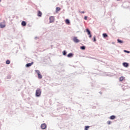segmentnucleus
<instances>
[{"label": "nucleus", "mask_w": 130, "mask_h": 130, "mask_svg": "<svg viewBox=\"0 0 130 130\" xmlns=\"http://www.w3.org/2000/svg\"><path fill=\"white\" fill-rule=\"evenodd\" d=\"M65 23H66V24H70V20H69V19H66V20H65Z\"/></svg>", "instance_id": "14"}, {"label": "nucleus", "mask_w": 130, "mask_h": 130, "mask_svg": "<svg viewBox=\"0 0 130 130\" xmlns=\"http://www.w3.org/2000/svg\"><path fill=\"white\" fill-rule=\"evenodd\" d=\"M93 41H94V42H96V37H93Z\"/></svg>", "instance_id": "22"}, {"label": "nucleus", "mask_w": 130, "mask_h": 130, "mask_svg": "<svg viewBox=\"0 0 130 130\" xmlns=\"http://www.w3.org/2000/svg\"><path fill=\"white\" fill-rule=\"evenodd\" d=\"M124 52H127V53H129V51H128L124 50Z\"/></svg>", "instance_id": "26"}, {"label": "nucleus", "mask_w": 130, "mask_h": 130, "mask_svg": "<svg viewBox=\"0 0 130 130\" xmlns=\"http://www.w3.org/2000/svg\"><path fill=\"white\" fill-rule=\"evenodd\" d=\"M67 54V52L66 51H63V55H66Z\"/></svg>", "instance_id": "23"}, {"label": "nucleus", "mask_w": 130, "mask_h": 130, "mask_svg": "<svg viewBox=\"0 0 130 130\" xmlns=\"http://www.w3.org/2000/svg\"><path fill=\"white\" fill-rule=\"evenodd\" d=\"M6 64H10L11 63V61L10 60H7L6 62Z\"/></svg>", "instance_id": "18"}, {"label": "nucleus", "mask_w": 130, "mask_h": 130, "mask_svg": "<svg viewBox=\"0 0 130 130\" xmlns=\"http://www.w3.org/2000/svg\"><path fill=\"white\" fill-rule=\"evenodd\" d=\"M35 72L38 75V78L42 79V75H41V74H40V71L39 70H36Z\"/></svg>", "instance_id": "2"}, {"label": "nucleus", "mask_w": 130, "mask_h": 130, "mask_svg": "<svg viewBox=\"0 0 130 130\" xmlns=\"http://www.w3.org/2000/svg\"><path fill=\"white\" fill-rule=\"evenodd\" d=\"M123 67H125V68H127V67H128V63H127V62H123Z\"/></svg>", "instance_id": "9"}, {"label": "nucleus", "mask_w": 130, "mask_h": 130, "mask_svg": "<svg viewBox=\"0 0 130 130\" xmlns=\"http://www.w3.org/2000/svg\"><path fill=\"white\" fill-rule=\"evenodd\" d=\"M88 19V17L87 16H85L84 17V20H87Z\"/></svg>", "instance_id": "25"}, {"label": "nucleus", "mask_w": 130, "mask_h": 130, "mask_svg": "<svg viewBox=\"0 0 130 130\" xmlns=\"http://www.w3.org/2000/svg\"><path fill=\"white\" fill-rule=\"evenodd\" d=\"M21 25H22V26H26V25H27V23L24 21H23L21 22Z\"/></svg>", "instance_id": "12"}, {"label": "nucleus", "mask_w": 130, "mask_h": 130, "mask_svg": "<svg viewBox=\"0 0 130 130\" xmlns=\"http://www.w3.org/2000/svg\"><path fill=\"white\" fill-rule=\"evenodd\" d=\"M2 2V0H0V3Z\"/></svg>", "instance_id": "28"}, {"label": "nucleus", "mask_w": 130, "mask_h": 130, "mask_svg": "<svg viewBox=\"0 0 130 130\" xmlns=\"http://www.w3.org/2000/svg\"><path fill=\"white\" fill-rule=\"evenodd\" d=\"M41 95V89L40 88H37L36 91V96L39 97Z\"/></svg>", "instance_id": "1"}, {"label": "nucleus", "mask_w": 130, "mask_h": 130, "mask_svg": "<svg viewBox=\"0 0 130 130\" xmlns=\"http://www.w3.org/2000/svg\"><path fill=\"white\" fill-rule=\"evenodd\" d=\"M41 127L42 129H45L47 127L46 124L45 123H43L41 125Z\"/></svg>", "instance_id": "5"}, {"label": "nucleus", "mask_w": 130, "mask_h": 130, "mask_svg": "<svg viewBox=\"0 0 130 130\" xmlns=\"http://www.w3.org/2000/svg\"><path fill=\"white\" fill-rule=\"evenodd\" d=\"M89 127H90V126H85L84 129L85 130H88Z\"/></svg>", "instance_id": "20"}, {"label": "nucleus", "mask_w": 130, "mask_h": 130, "mask_svg": "<svg viewBox=\"0 0 130 130\" xmlns=\"http://www.w3.org/2000/svg\"><path fill=\"white\" fill-rule=\"evenodd\" d=\"M103 37H104L105 38H106V37H108V36H107V34H103Z\"/></svg>", "instance_id": "21"}, {"label": "nucleus", "mask_w": 130, "mask_h": 130, "mask_svg": "<svg viewBox=\"0 0 130 130\" xmlns=\"http://www.w3.org/2000/svg\"><path fill=\"white\" fill-rule=\"evenodd\" d=\"M117 42H118V43H120V44L123 43V41H121V40H120L119 39L117 40Z\"/></svg>", "instance_id": "17"}, {"label": "nucleus", "mask_w": 130, "mask_h": 130, "mask_svg": "<svg viewBox=\"0 0 130 130\" xmlns=\"http://www.w3.org/2000/svg\"><path fill=\"white\" fill-rule=\"evenodd\" d=\"M38 17H41V16H42V12L40 11H38Z\"/></svg>", "instance_id": "11"}, {"label": "nucleus", "mask_w": 130, "mask_h": 130, "mask_svg": "<svg viewBox=\"0 0 130 130\" xmlns=\"http://www.w3.org/2000/svg\"><path fill=\"white\" fill-rule=\"evenodd\" d=\"M82 14H84V11H82L81 12Z\"/></svg>", "instance_id": "27"}, {"label": "nucleus", "mask_w": 130, "mask_h": 130, "mask_svg": "<svg viewBox=\"0 0 130 130\" xmlns=\"http://www.w3.org/2000/svg\"><path fill=\"white\" fill-rule=\"evenodd\" d=\"M33 63H34L33 62H31V63H27V64H26V67L27 68H29V67H31V66H32V64H33Z\"/></svg>", "instance_id": "8"}, {"label": "nucleus", "mask_w": 130, "mask_h": 130, "mask_svg": "<svg viewBox=\"0 0 130 130\" xmlns=\"http://www.w3.org/2000/svg\"><path fill=\"white\" fill-rule=\"evenodd\" d=\"M107 123H108V124H110L111 123V121H107Z\"/></svg>", "instance_id": "24"}, {"label": "nucleus", "mask_w": 130, "mask_h": 130, "mask_svg": "<svg viewBox=\"0 0 130 130\" xmlns=\"http://www.w3.org/2000/svg\"><path fill=\"white\" fill-rule=\"evenodd\" d=\"M86 32H87L88 35L89 36L90 38L92 37V36L91 35V31L89 30V29H86Z\"/></svg>", "instance_id": "7"}, {"label": "nucleus", "mask_w": 130, "mask_h": 130, "mask_svg": "<svg viewBox=\"0 0 130 130\" xmlns=\"http://www.w3.org/2000/svg\"><path fill=\"white\" fill-rule=\"evenodd\" d=\"M115 116L114 115H112L110 117V119H115Z\"/></svg>", "instance_id": "16"}, {"label": "nucleus", "mask_w": 130, "mask_h": 130, "mask_svg": "<svg viewBox=\"0 0 130 130\" xmlns=\"http://www.w3.org/2000/svg\"><path fill=\"white\" fill-rule=\"evenodd\" d=\"M73 53H70L68 54V57H73Z\"/></svg>", "instance_id": "13"}, {"label": "nucleus", "mask_w": 130, "mask_h": 130, "mask_svg": "<svg viewBox=\"0 0 130 130\" xmlns=\"http://www.w3.org/2000/svg\"><path fill=\"white\" fill-rule=\"evenodd\" d=\"M60 10H61V9L59 7H56V13H58V12H59V11H60Z\"/></svg>", "instance_id": "10"}, {"label": "nucleus", "mask_w": 130, "mask_h": 130, "mask_svg": "<svg viewBox=\"0 0 130 130\" xmlns=\"http://www.w3.org/2000/svg\"><path fill=\"white\" fill-rule=\"evenodd\" d=\"M81 49H82V50H85L86 49V48L85 47V46H83L80 47Z\"/></svg>", "instance_id": "19"}, {"label": "nucleus", "mask_w": 130, "mask_h": 130, "mask_svg": "<svg viewBox=\"0 0 130 130\" xmlns=\"http://www.w3.org/2000/svg\"><path fill=\"white\" fill-rule=\"evenodd\" d=\"M124 79V77L121 76V77H120L119 78V80L120 82H121V81H123V80Z\"/></svg>", "instance_id": "15"}, {"label": "nucleus", "mask_w": 130, "mask_h": 130, "mask_svg": "<svg viewBox=\"0 0 130 130\" xmlns=\"http://www.w3.org/2000/svg\"><path fill=\"white\" fill-rule=\"evenodd\" d=\"M73 41L75 42V43H79V42H80V40L78 39L77 37H74L73 38Z\"/></svg>", "instance_id": "4"}, {"label": "nucleus", "mask_w": 130, "mask_h": 130, "mask_svg": "<svg viewBox=\"0 0 130 130\" xmlns=\"http://www.w3.org/2000/svg\"><path fill=\"white\" fill-rule=\"evenodd\" d=\"M6 27V22H3L0 23V28H5Z\"/></svg>", "instance_id": "3"}, {"label": "nucleus", "mask_w": 130, "mask_h": 130, "mask_svg": "<svg viewBox=\"0 0 130 130\" xmlns=\"http://www.w3.org/2000/svg\"><path fill=\"white\" fill-rule=\"evenodd\" d=\"M50 23H53L54 22V17L53 16H51L49 18Z\"/></svg>", "instance_id": "6"}, {"label": "nucleus", "mask_w": 130, "mask_h": 130, "mask_svg": "<svg viewBox=\"0 0 130 130\" xmlns=\"http://www.w3.org/2000/svg\"><path fill=\"white\" fill-rule=\"evenodd\" d=\"M117 1H120V0H117Z\"/></svg>", "instance_id": "29"}]
</instances>
